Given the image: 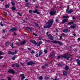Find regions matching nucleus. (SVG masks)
<instances>
[{"mask_svg": "<svg viewBox=\"0 0 80 80\" xmlns=\"http://www.w3.org/2000/svg\"><path fill=\"white\" fill-rule=\"evenodd\" d=\"M53 19L49 20L46 24V25H47L44 26V28H48L51 27H52V25L53 23Z\"/></svg>", "mask_w": 80, "mask_h": 80, "instance_id": "obj_1", "label": "nucleus"}, {"mask_svg": "<svg viewBox=\"0 0 80 80\" xmlns=\"http://www.w3.org/2000/svg\"><path fill=\"white\" fill-rule=\"evenodd\" d=\"M56 12V10L54 8H52L49 14L50 15L53 16L55 15Z\"/></svg>", "mask_w": 80, "mask_h": 80, "instance_id": "obj_2", "label": "nucleus"}, {"mask_svg": "<svg viewBox=\"0 0 80 80\" xmlns=\"http://www.w3.org/2000/svg\"><path fill=\"white\" fill-rule=\"evenodd\" d=\"M68 54L66 53L63 55H61V57H62V58H67V60L69 61V58H71V57H67V56H68Z\"/></svg>", "mask_w": 80, "mask_h": 80, "instance_id": "obj_3", "label": "nucleus"}, {"mask_svg": "<svg viewBox=\"0 0 80 80\" xmlns=\"http://www.w3.org/2000/svg\"><path fill=\"white\" fill-rule=\"evenodd\" d=\"M51 42L54 43H58V44H59V45H63L62 42L59 41H52Z\"/></svg>", "mask_w": 80, "mask_h": 80, "instance_id": "obj_4", "label": "nucleus"}, {"mask_svg": "<svg viewBox=\"0 0 80 80\" xmlns=\"http://www.w3.org/2000/svg\"><path fill=\"white\" fill-rule=\"evenodd\" d=\"M18 51L17 50L15 51L14 52H12L10 51H9L8 52V53L9 54H10L11 55H15V54H17V53Z\"/></svg>", "mask_w": 80, "mask_h": 80, "instance_id": "obj_5", "label": "nucleus"}, {"mask_svg": "<svg viewBox=\"0 0 80 80\" xmlns=\"http://www.w3.org/2000/svg\"><path fill=\"white\" fill-rule=\"evenodd\" d=\"M33 64L34 65H35V63L32 62H29L27 63V65H32Z\"/></svg>", "mask_w": 80, "mask_h": 80, "instance_id": "obj_6", "label": "nucleus"}, {"mask_svg": "<svg viewBox=\"0 0 80 80\" xmlns=\"http://www.w3.org/2000/svg\"><path fill=\"white\" fill-rule=\"evenodd\" d=\"M31 43H33V44H34V45H37V42L35 41L34 40H31Z\"/></svg>", "mask_w": 80, "mask_h": 80, "instance_id": "obj_7", "label": "nucleus"}, {"mask_svg": "<svg viewBox=\"0 0 80 80\" xmlns=\"http://www.w3.org/2000/svg\"><path fill=\"white\" fill-rule=\"evenodd\" d=\"M33 13H37V14H40V13L38 10L36 9L35 11H33Z\"/></svg>", "mask_w": 80, "mask_h": 80, "instance_id": "obj_8", "label": "nucleus"}, {"mask_svg": "<svg viewBox=\"0 0 80 80\" xmlns=\"http://www.w3.org/2000/svg\"><path fill=\"white\" fill-rule=\"evenodd\" d=\"M17 30V28H12L9 31V32H10L11 31H15V30Z\"/></svg>", "mask_w": 80, "mask_h": 80, "instance_id": "obj_9", "label": "nucleus"}, {"mask_svg": "<svg viewBox=\"0 0 80 80\" xmlns=\"http://www.w3.org/2000/svg\"><path fill=\"white\" fill-rule=\"evenodd\" d=\"M8 72L9 73H12V74H14V73H15V71L12 69L9 70Z\"/></svg>", "mask_w": 80, "mask_h": 80, "instance_id": "obj_10", "label": "nucleus"}, {"mask_svg": "<svg viewBox=\"0 0 80 80\" xmlns=\"http://www.w3.org/2000/svg\"><path fill=\"white\" fill-rule=\"evenodd\" d=\"M48 38L51 40H53V36H52V35L51 34L49 35Z\"/></svg>", "mask_w": 80, "mask_h": 80, "instance_id": "obj_11", "label": "nucleus"}, {"mask_svg": "<svg viewBox=\"0 0 80 80\" xmlns=\"http://www.w3.org/2000/svg\"><path fill=\"white\" fill-rule=\"evenodd\" d=\"M20 77H22V78H21L22 80H23V79H24V78H25V77L24 76V74H20Z\"/></svg>", "mask_w": 80, "mask_h": 80, "instance_id": "obj_12", "label": "nucleus"}, {"mask_svg": "<svg viewBox=\"0 0 80 80\" xmlns=\"http://www.w3.org/2000/svg\"><path fill=\"white\" fill-rule=\"evenodd\" d=\"M27 42V41L25 40H24L22 42H21V45H25L26 42Z\"/></svg>", "mask_w": 80, "mask_h": 80, "instance_id": "obj_13", "label": "nucleus"}, {"mask_svg": "<svg viewBox=\"0 0 80 80\" xmlns=\"http://www.w3.org/2000/svg\"><path fill=\"white\" fill-rule=\"evenodd\" d=\"M76 62L78 65L79 66H80V60L78 59H77Z\"/></svg>", "mask_w": 80, "mask_h": 80, "instance_id": "obj_14", "label": "nucleus"}, {"mask_svg": "<svg viewBox=\"0 0 80 80\" xmlns=\"http://www.w3.org/2000/svg\"><path fill=\"white\" fill-rule=\"evenodd\" d=\"M26 29L27 30H28V31L29 32H31V31H32V30L29 27L26 28Z\"/></svg>", "mask_w": 80, "mask_h": 80, "instance_id": "obj_15", "label": "nucleus"}, {"mask_svg": "<svg viewBox=\"0 0 80 80\" xmlns=\"http://www.w3.org/2000/svg\"><path fill=\"white\" fill-rule=\"evenodd\" d=\"M75 27H76V25L75 24L70 26V28H75Z\"/></svg>", "mask_w": 80, "mask_h": 80, "instance_id": "obj_16", "label": "nucleus"}, {"mask_svg": "<svg viewBox=\"0 0 80 80\" xmlns=\"http://www.w3.org/2000/svg\"><path fill=\"white\" fill-rule=\"evenodd\" d=\"M63 75L66 76V75H67V72L65 71H63Z\"/></svg>", "mask_w": 80, "mask_h": 80, "instance_id": "obj_17", "label": "nucleus"}, {"mask_svg": "<svg viewBox=\"0 0 80 80\" xmlns=\"http://www.w3.org/2000/svg\"><path fill=\"white\" fill-rule=\"evenodd\" d=\"M68 22L67 19L65 18L62 21V23H65V22Z\"/></svg>", "mask_w": 80, "mask_h": 80, "instance_id": "obj_18", "label": "nucleus"}, {"mask_svg": "<svg viewBox=\"0 0 80 80\" xmlns=\"http://www.w3.org/2000/svg\"><path fill=\"white\" fill-rule=\"evenodd\" d=\"M26 5L27 7H30V5H31V4H29L28 3L26 2Z\"/></svg>", "mask_w": 80, "mask_h": 80, "instance_id": "obj_19", "label": "nucleus"}, {"mask_svg": "<svg viewBox=\"0 0 80 80\" xmlns=\"http://www.w3.org/2000/svg\"><path fill=\"white\" fill-rule=\"evenodd\" d=\"M72 12H73V9H71L70 10L68 11V13H69V14H70V13H71Z\"/></svg>", "mask_w": 80, "mask_h": 80, "instance_id": "obj_20", "label": "nucleus"}, {"mask_svg": "<svg viewBox=\"0 0 80 80\" xmlns=\"http://www.w3.org/2000/svg\"><path fill=\"white\" fill-rule=\"evenodd\" d=\"M55 56V53L54 52H52V54H51L50 56V57H52V58H53V57Z\"/></svg>", "mask_w": 80, "mask_h": 80, "instance_id": "obj_21", "label": "nucleus"}, {"mask_svg": "<svg viewBox=\"0 0 80 80\" xmlns=\"http://www.w3.org/2000/svg\"><path fill=\"white\" fill-rule=\"evenodd\" d=\"M63 32H65V33H67V32H68V29H65L63 30Z\"/></svg>", "mask_w": 80, "mask_h": 80, "instance_id": "obj_22", "label": "nucleus"}, {"mask_svg": "<svg viewBox=\"0 0 80 80\" xmlns=\"http://www.w3.org/2000/svg\"><path fill=\"white\" fill-rule=\"evenodd\" d=\"M9 44H10V42L8 41L6 42L5 43V45H7V46L9 45Z\"/></svg>", "mask_w": 80, "mask_h": 80, "instance_id": "obj_23", "label": "nucleus"}, {"mask_svg": "<svg viewBox=\"0 0 80 80\" xmlns=\"http://www.w3.org/2000/svg\"><path fill=\"white\" fill-rule=\"evenodd\" d=\"M35 27H39V25H38V23L36 22L35 23Z\"/></svg>", "mask_w": 80, "mask_h": 80, "instance_id": "obj_24", "label": "nucleus"}, {"mask_svg": "<svg viewBox=\"0 0 80 80\" xmlns=\"http://www.w3.org/2000/svg\"><path fill=\"white\" fill-rule=\"evenodd\" d=\"M42 42H40L39 43H37V45L38 47V46H40V44H42Z\"/></svg>", "mask_w": 80, "mask_h": 80, "instance_id": "obj_25", "label": "nucleus"}, {"mask_svg": "<svg viewBox=\"0 0 80 80\" xmlns=\"http://www.w3.org/2000/svg\"><path fill=\"white\" fill-rule=\"evenodd\" d=\"M11 4H12V5H13V6H15V3L13 2V1L12 0V2H11Z\"/></svg>", "mask_w": 80, "mask_h": 80, "instance_id": "obj_26", "label": "nucleus"}, {"mask_svg": "<svg viewBox=\"0 0 80 80\" xmlns=\"http://www.w3.org/2000/svg\"><path fill=\"white\" fill-rule=\"evenodd\" d=\"M15 65H15L16 67H18V68L20 66L19 65V64H18V63H16Z\"/></svg>", "mask_w": 80, "mask_h": 80, "instance_id": "obj_27", "label": "nucleus"}, {"mask_svg": "<svg viewBox=\"0 0 80 80\" xmlns=\"http://www.w3.org/2000/svg\"><path fill=\"white\" fill-rule=\"evenodd\" d=\"M68 68H68V66H66L65 67V69L66 70H68Z\"/></svg>", "mask_w": 80, "mask_h": 80, "instance_id": "obj_28", "label": "nucleus"}, {"mask_svg": "<svg viewBox=\"0 0 80 80\" xmlns=\"http://www.w3.org/2000/svg\"><path fill=\"white\" fill-rule=\"evenodd\" d=\"M42 54V51H40L39 52V56H40Z\"/></svg>", "mask_w": 80, "mask_h": 80, "instance_id": "obj_29", "label": "nucleus"}, {"mask_svg": "<svg viewBox=\"0 0 80 80\" xmlns=\"http://www.w3.org/2000/svg\"><path fill=\"white\" fill-rule=\"evenodd\" d=\"M12 9L13 10H14L15 11V10H16V8H15L14 7H12Z\"/></svg>", "mask_w": 80, "mask_h": 80, "instance_id": "obj_30", "label": "nucleus"}, {"mask_svg": "<svg viewBox=\"0 0 80 80\" xmlns=\"http://www.w3.org/2000/svg\"><path fill=\"white\" fill-rule=\"evenodd\" d=\"M61 36H62V37H65V36H66V34L64 33L61 34Z\"/></svg>", "mask_w": 80, "mask_h": 80, "instance_id": "obj_31", "label": "nucleus"}, {"mask_svg": "<svg viewBox=\"0 0 80 80\" xmlns=\"http://www.w3.org/2000/svg\"><path fill=\"white\" fill-rule=\"evenodd\" d=\"M39 78L40 80H42L43 79V77L42 76H40L39 77Z\"/></svg>", "mask_w": 80, "mask_h": 80, "instance_id": "obj_32", "label": "nucleus"}, {"mask_svg": "<svg viewBox=\"0 0 80 80\" xmlns=\"http://www.w3.org/2000/svg\"><path fill=\"white\" fill-rule=\"evenodd\" d=\"M45 80H48L49 79V77H45Z\"/></svg>", "mask_w": 80, "mask_h": 80, "instance_id": "obj_33", "label": "nucleus"}, {"mask_svg": "<svg viewBox=\"0 0 80 80\" xmlns=\"http://www.w3.org/2000/svg\"><path fill=\"white\" fill-rule=\"evenodd\" d=\"M69 10V6H68L67 8V9L66 10V12H68Z\"/></svg>", "mask_w": 80, "mask_h": 80, "instance_id": "obj_34", "label": "nucleus"}, {"mask_svg": "<svg viewBox=\"0 0 80 80\" xmlns=\"http://www.w3.org/2000/svg\"><path fill=\"white\" fill-rule=\"evenodd\" d=\"M73 22H71L68 23V25H72V24H73Z\"/></svg>", "mask_w": 80, "mask_h": 80, "instance_id": "obj_35", "label": "nucleus"}, {"mask_svg": "<svg viewBox=\"0 0 80 80\" xmlns=\"http://www.w3.org/2000/svg\"><path fill=\"white\" fill-rule=\"evenodd\" d=\"M63 18H68V16H64L63 17Z\"/></svg>", "mask_w": 80, "mask_h": 80, "instance_id": "obj_36", "label": "nucleus"}, {"mask_svg": "<svg viewBox=\"0 0 80 80\" xmlns=\"http://www.w3.org/2000/svg\"><path fill=\"white\" fill-rule=\"evenodd\" d=\"M49 63H48L47 62H46L45 64V67H48V65H49Z\"/></svg>", "mask_w": 80, "mask_h": 80, "instance_id": "obj_37", "label": "nucleus"}, {"mask_svg": "<svg viewBox=\"0 0 80 80\" xmlns=\"http://www.w3.org/2000/svg\"><path fill=\"white\" fill-rule=\"evenodd\" d=\"M3 14L5 16H7V13L6 12H4Z\"/></svg>", "mask_w": 80, "mask_h": 80, "instance_id": "obj_38", "label": "nucleus"}, {"mask_svg": "<svg viewBox=\"0 0 80 80\" xmlns=\"http://www.w3.org/2000/svg\"><path fill=\"white\" fill-rule=\"evenodd\" d=\"M32 54L33 53H35V51L33 50L32 51V52H30Z\"/></svg>", "mask_w": 80, "mask_h": 80, "instance_id": "obj_39", "label": "nucleus"}, {"mask_svg": "<svg viewBox=\"0 0 80 80\" xmlns=\"http://www.w3.org/2000/svg\"><path fill=\"white\" fill-rule=\"evenodd\" d=\"M16 56H15L14 57H13L12 58V60H15V58H16Z\"/></svg>", "mask_w": 80, "mask_h": 80, "instance_id": "obj_40", "label": "nucleus"}, {"mask_svg": "<svg viewBox=\"0 0 80 80\" xmlns=\"http://www.w3.org/2000/svg\"><path fill=\"white\" fill-rule=\"evenodd\" d=\"M18 14L19 15V16H22V15L19 12H18Z\"/></svg>", "mask_w": 80, "mask_h": 80, "instance_id": "obj_41", "label": "nucleus"}, {"mask_svg": "<svg viewBox=\"0 0 80 80\" xmlns=\"http://www.w3.org/2000/svg\"><path fill=\"white\" fill-rule=\"evenodd\" d=\"M5 8H9V6L8 5H5Z\"/></svg>", "mask_w": 80, "mask_h": 80, "instance_id": "obj_42", "label": "nucleus"}, {"mask_svg": "<svg viewBox=\"0 0 80 80\" xmlns=\"http://www.w3.org/2000/svg\"><path fill=\"white\" fill-rule=\"evenodd\" d=\"M16 45H19V46L21 45V44H20L19 42H18L17 43H16Z\"/></svg>", "mask_w": 80, "mask_h": 80, "instance_id": "obj_43", "label": "nucleus"}, {"mask_svg": "<svg viewBox=\"0 0 80 80\" xmlns=\"http://www.w3.org/2000/svg\"><path fill=\"white\" fill-rule=\"evenodd\" d=\"M11 46L12 47V48H13V47H14V46H13V43H12L11 44Z\"/></svg>", "mask_w": 80, "mask_h": 80, "instance_id": "obj_44", "label": "nucleus"}, {"mask_svg": "<svg viewBox=\"0 0 80 80\" xmlns=\"http://www.w3.org/2000/svg\"><path fill=\"white\" fill-rule=\"evenodd\" d=\"M59 20H58V19H56V23H58V22H59Z\"/></svg>", "mask_w": 80, "mask_h": 80, "instance_id": "obj_45", "label": "nucleus"}, {"mask_svg": "<svg viewBox=\"0 0 80 80\" xmlns=\"http://www.w3.org/2000/svg\"><path fill=\"white\" fill-rule=\"evenodd\" d=\"M32 34L33 35H35V36H36V37H37V36H38V35H37V34L34 33H33Z\"/></svg>", "mask_w": 80, "mask_h": 80, "instance_id": "obj_46", "label": "nucleus"}, {"mask_svg": "<svg viewBox=\"0 0 80 80\" xmlns=\"http://www.w3.org/2000/svg\"><path fill=\"white\" fill-rule=\"evenodd\" d=\"M0 25L1 26V27H3V25L2 23V22H1L0 23Z\"/></svg>", "mask_w": 80, "mask_h": 80, "instance_id": "obj_47", "label": "nucleus"}, {"mask_svg": "<svg viewBox=\"0 0 80 80\" xmlns=\"http://www.w3.org/2000/svg\"><path fill=\"white\" fill-rule=\"evenodd\" d=\"M7 78L8 79V80H11V78L9 77H8Z\"/></svg>", "mask_w": 80, "mask_h": 80, "instance_id": "obj_48", "label": "nucleus"}, {"mask_svg": "<svg viewBox=\"0 0 80 80\" xmlns=\"http://www.w3.org/2000/svg\"><path fill=\"white\" fill-rule=\"evenodd\" d=\"M29 13H32V12H33V11L32 10H29Z\"/></svg>", "mask_w": 80, "mask_h": 80, "instance_id": "obj_49", "label": "nucleus"}, {"mask_svg": "<svg viewBox=\"0 0 80 80\" xmlns=\"http://www.w3.org/2000/svg\"><path fill=\"white\" fill-rule=\"evenodd\" d=\"M62 36H61L60 37L59 40H62Z\"/></svg>", "mask_w": 80, "mask_h": 80, "instance_id": "obj_50", "label": "nucleus"}, {"mask_svg": "<svg viewBox=\"0 0 80 80\" xmlns=\"http://www.w3.org/2000/svg\"><path fill=\"white\" fill-rule=\"evenodd\" d=\"M44 52V53H47L48 52V51H47V50H45Z\"/></svg>", "mask_w": 80, "mask_h": 80, "instance_id": "obj_51", "label": "nucleus"}, {"mask_svg": "<svg viewBox=\"0 0 80 80\" xmlns=\"http://www.w3.org/2000/svg\"><path fill=\"white\" fill-rule=\"evenodd\" d=\"M61 57V56H59L57 58L58 59H59V58H60Z\"/></svg>", "mask_w": 80, "mask_h": 80, "instance_id": "obj_52", "label": "nucleus"}, {"mask_svg": "<svg viewBox=\"0 0 80 80\" xmlns=\"http://www.w3.org/2000/svg\"><path fill=\"white\" fill-rule=\"evenodd\" d=\"M58 66L59 67H61V66H62V64H60V63H59L58 64Z\"/></svg>", "mask_w": 80, "mask_h": 80, "instance_id": "obj_53", "label": "nucleus"}, {"mask_svg": "<svg viewBox=\"0 0 80 80\" xmlns=\"http://www.w3.org/2000/svg\"><path fill=\"white\" fill-rule=\"evenodd\" d=\"M72 18L73 20H75V19H76V18H75V17L73 16L72 17Z\"/></svg>", "mask_w": 80, "mask_h": 80, "instance_id": "obj_54", "label": "nucleus"}, {"mask_svg": "<svg viewBox=\"0 0 80 80\" xmlns=\"http://www.w3.org/2000/svg\"><path fill=\"white\" fill-rule=\"evenodd\" d=\"M12 67L13 68L14 67H15V65L13 64L12 65Z\"/></svg>", "mask_w": 80, "mask_h": 80, "instance_id": "obj_55", "label": "nucleus"}, {"mask_svg": "<svg viewBox=\"0 0 80 80\" xmlns=\"http://www.w3.org/2000/svg\"><path fill=\"white\" fill-rule=\"evenodd\" d=\"M3 54V53H2V52L1 51H0V55H2Z\"/></svg>", "mask_w": 80, "mask_h": 80, "instance_id": "obj_56", "label": "nucleus"}, {"mask_svg": "<svg viewBox=\"0 0 80 80\" xmlns=\"http://www.w3.org/2000/svg\"><path fill=\"white\" fill-rule=\"evenodd\" d=\"M36 57H39V56L38 55V54H37L35 55Z\"/></svg>", "mask_w": 80, "mask_h": 80, "instance_id": "obj_57", "label": "nucleus"}, {"mask_svg": "<svg viewBox=\"0 0 80 80\" xmlns=\"http://www.w3.org/2000/svg\"><path fill=\"white\" fill-rule=\"evenodd\" d=\"M45 67L46 66H42V69H44V68H45Z\"/></svg>", "mask_w": 80, "mask_h": 80, "instance_id": "obj_58", "label": "nucleus"}, {"mask_svg": "<svg viewBox=\"0 0 80 80\" xmlns=\"http://www.w3.org/2000/svg\"><path fill=\"white\" fill-rule=\"evenodd\" d=\"M2 58H3V56L0 57V60L2 59Z\"/></svg>", "mask_w": 80, "mask_h": 80, "instance_id": "obj_59", "label": "nucleus"}, {"mask_svg": "<svg viewBox=\"0 0 80 80\" xmlns=\"http://www.w3.org/2000/svg\"><path fill=\"white\" fill-rule=\"evenodd\" d=\"M38 38L39 40H42V38L40 37H39Z\"/></svg>", "mask_w": 80, "mask_h": 80, "instance_id": "obj_60", "label": "nucleus"}, {"mask_svg": "<svg viewBox=\"0 0 80 80\" xmlns=\"http://www.w3.org/2000/svg\"><path fill=\"white\" fill-rule=\"evenodd\" d=\"M20 64L22 65H24V64H23V63H22V62L20 63Z\"/></svg>", "mask_w": 80, "mask_h": 80, "instance_id": "obj_61", "label": "nucleus"}, {"mask_svg": "<svg viewBox=\"0 0 80 80\" xmlns=\"http://www.w3.org/2000/svg\"><path fill=\"white\" fill-rule=\"evenodd\" d=\"M3 33H5V29H3Z\"/></svg>", "mask_w": 80, "mask_h": 80, "instance_id": "obj_62", "label": "nucleus"}, {"mask_svg": "<svg viewBox=\"0 0 80 80\" xmlns=\"http://www.w3.org/2000/svg\"><path fill=\"white\" fill-rule=\"evenodd\" d=\"M45 41H46V42H48V41H49V40H46V39H45Z\"/></svg>", "mask_w": 80, "mask_h": 80, "instance_id": "obj_63", "label": "nucleus"}, {"mask_svg": "<svg viewBox=\"0 0 80 80\" xmlns=\"http://www.w3.org/2000/svg\"><path fill=\"white\" fill-rule=\"evenodd\" d=\"M78 41H80V38H78Z\"/></svg>", "mask_w": 80, "mask_h": 80, "instance_id": "obj_64", "label": "nucleus"}]
</instances>
